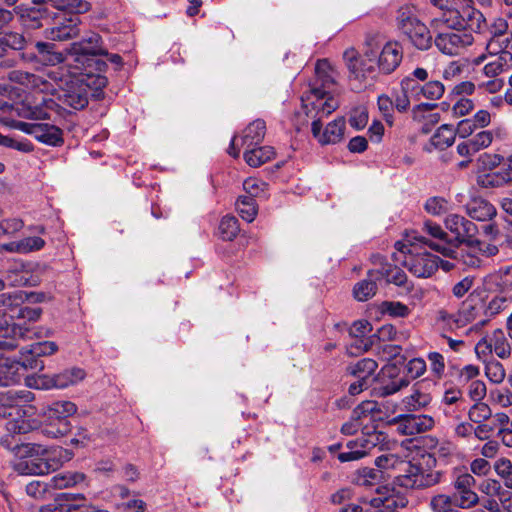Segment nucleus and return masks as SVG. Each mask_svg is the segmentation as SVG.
<instances>
[{"instance_id": "1", "label": "nucleus", "mask_w": 512, "mask_h": 512, "mask_svg": "<svg viewBox=\"0 0 512 512\" xmlns=\"http://www.w3.org/2000/svg\"><path fill=\"white\" fill-rule=\"evenodd\" d=\"M56 103L51 98L41 96V99L31 100L26 97L23 101L16 102L8 108V114L2 115L0 121L5 126L20 130L33 136L38 142L48 146L58 147L64 143V133L61 128L50 123L24 122L15 117L29 120H45L50 118V112L54 110Z\"/></svg>"}, {"instance_id": "2", "label": "nucleus", "mask_w": 512, "mask_h": 512, "mask_svg": "<svg viewBox=\"0 0 512 512\" xmlns=\"http://www.w3.org/2000/svg\"><path fill=\"white\" fill-rule=\"evenodd\" d=\"M36 49L42 56H46L45 60L52 65L66 62L70 67V73L74 76L77 74H89L87 70L94 62L93 56L108 55V49L103 45L102 37L94 32H90L81 40L73 42L68 49V56L63 57L62 53L54 52V44L49 42H37Z\"/></svg>"}, {"instance_id": "3", "label": "nucleus", "mask_w": 512, "mask_h": 512, "mask_svg": "<svg viewBox=\"0 0 512 512\" xmlns=\"http://www.w3.org/2000/svg\"><path fill=\"white\" fill-rule=\"evenodd\" d=\"M18 461L14 464V469L21 475H44L58 468L59 464L55 462L48 450L40 444L21 443L15 447L7 446Z\"/></svg>"}, {"instance_id": "4", "label": "nucleus", "mask_w": 512, "mask_h": 512, "mask_svg": "<svg viewBox=\"0 0 512 512\" xmlns=\"http://www.w3.org/2000/svg\"><path fill=\"white\" fill-rule=\"evenodd\" d=\"M395 249L403 254V259L395 257L416 277H431L438 269V257L427 252L419 251L417 244L412 239L397 241Z\"/></svg>"}, {"instance_id": "5", "label": "nucleus", "mask_w": 512, "mask_h": 512, "mask_svg": "<svg viewBox=\"0 0 512 512\" xmlns=\"http://www.w3.org/2000/svg\"><path fill=\"white\" fill-rule=\"evenodd\" d=\"M396 22L398 29L419 50H427L432 45L428 27L419 20L414 6L405 5L398 9Z\"/></svg>"}, {"instance_id": "6", "label": "nucleus", "mask_w": 512, "mask_h": 512, "mask_svg": "<svg viewBox=\"0 0 512 512\" xmlns=\"http://www.w3.org/2000/svg\"><path fill=\"white\" fill-rule=\"evenodd\" d=\"M377 56L373 49H367L364 54H359L352 47L344 51L343 59L349 71V79L358 82L356 89H361L365 80L375 76Z\"/></svg>"}, {"instance_id": "7", "label": "nucleus", "mask_w": 512, "mask_h": 512, "mask_svg": "<svg viewBox=\"0 0 512 512\" xmlns=\"http://www.w3.org/2000/svg\"><path fill=\"white\" fill-rule=\"evenodd\" d=\"M301 102L307 117L320 122L338 107V101L330 92L317 86H311L309 91L302 95Z\"/></svg>"}, {"instance_id": "8", "label": "nucleus", "mask_w": 512, "mask_h": 512, "mask_svg": "<svg viewBox=\"0 0 512 512\" xmlns=\"http://www.w3.org/2000/svg\"><path fill=\"white\" fill-rule=\"evenodd\" d=\"M86 376L83 369L71 367L54 375H40L37 377H27L25 383L30 388L35 389H64L81 382Z\"/></svg>"}, {"instance_id": "9", "label": "nucleus", "mask_w": 512, "mask_h": 512, "mask_svg": "<svg viewBox=\"0 0 512 512\" xmlns=\"http://www.w3.org/2000/svg\"><path fill=\"white\" fill-rule=\"evenodd\" d=\"M435 36L434 43L437 49L448 56L461 55L464 50L471 46L474 38L470 32L461 30L440 31Z\"/></svg>"}, {"instance_id": "10", "label": "nucleus", "mask_w": 512, "mask_h": 512, "mask_svg": "<svg viewBox=\"0 0 512 512\" xmlns=\"http://www.w3.org/2000/svg\"><path fill=\"white\" fill-rule=\"evenodd\" d=\"M442 472L425 470L418 465L406 463L404 474L398 476L400 486L410 489H424L440 483Z\"/></svg>"}, {"instance_id": "11", "label": "nucleus", "mask_w": 512, "mask_h": 512, "mask_svg": "<svg viewBox=\"0 0 512 512\" xmlns=\"http://www.w3.org/2000/svg\"><path fill=\"white\" fill-rule=\"evenodd\" d=\"M427 243L430 245V249L439 252L444 257L456 260L459 264L466 268H480L485 263L477 248L466 246V249L457 250L456 246H453L452 243Z\"/></svg>"}, {"instance_id": "12", "label": "nucleus", "mask_w": 512, "mask_h": 512, "mask_svg": "<svg viewBox=\"0 0 512 512\" xmlns=\"http://www.w3.org/2000/svg\"><path fill=\"white\" fill-rule=\"evenodd\" d=\"M77 412V406L71 401L61 400L52 402L46 410V415L51 420H58L59 427L53 429V427L46 428L45 433L52 437H60L66 435L71 428L68 418Z\"/></svg>"}, {"instance_id": "13", "label": "nucleus", "mask_w": 512, "mask_h": 512, "mask_svg": "<svg viewBox=\"0 0 512 512\" xmlns=\"http://www.w3.org/2000/svg\"><path fill=\"white\" fill-rule=\"evenodd\" d=\"M396 425L399 434L405 436H414L425 433L433 429L435 420L432 416L426 414H403L394 417L391 421Z\"/></svg>"}, {"instance_id": "14", "label": "nucleus", "mask_w": 512, "mask_h": 512, "mask_svg": "<svg viewBox=\"0 0 512 512\" xmlns=\"http://www.w3.org/2000/svg\"><path fill=\"white\" fill-rule=\"evenodd\" d=\"M445 227L455 235L454 242L458 244L472 245L478 243L476 235L478 227L475 223L464 216L458 214H449L445 218Z\"/></svg>"}, {"instance_id": "15", "label": "nucleus", "mask_w": 512, "mask_h": 512, "mask_svg": "<svg viewBox=\"0 0 512 512\" xmlns=\"http://www.w3.org/2000/svg\"><path fill=\"white\" fill-rule=\"evenodd\" d=\"M57 349L56 343L52 341L35 342L21 347L19 358L22 361V368L24 370H42L44 365L39 358L52 355Z\"/></svg>"}, {"instance_id": "16", "label": "nucleus", "mask_w": 512, "mask_h": 512, "mask_svg": "<svg viewBox=\"0 0 512 512\" xmlns=\"http://www.w3.org/2000/svg\"><path fill=\"white\" fill-rule=\"evenodd\" d=\"M78 75L80 77L75 81H71V83L67 84V87L63 89L59 96V99L64 105H67L75 110H81L87 106L91 91L89 84L85 83L84 80V76L87 74L83 72V74Z\"/></svg>"}, {"instance_id": "17", "label": "nucleus", "mask_w": 512, "mask_h": 512, "mask_svg": "<svg viewBox=\"0 0 512 512\" xmlns=\"http://www.w3.org/2000/svg\"><path fill=\"white\" fill-rule=\"evenodd\" d=\"M475 483L474 477L469 473H460L454 479V498L460 508L468 509L479 502V497L474 491Z\"/></svg>"}, {"instance_id": "18", "label": "nucleus", "mask_w": 512, "mask_h": 512, "mask_svg": "<svg viewBox=\"0 0 512 512\" xmlns=\"http://www.w3.org/2000/svg\"><path fill=\"white\" fill-rule=\"evenodd\" d=\"M378 441L379 435L376 432L349 441L346 445L347 451L341 452L338 459L341 462L359 460L366 456L372 448L376 447Z\"/></svg>"}, {"instance_id": "19", "label": "nucleus", "mask_w": 512, "mask_h": 512, "mask_svg": "<svg viewBox=\"0 0 512 512\" xmlns=\"http://www.w3.org/2000/svg\"><path fill=\"white\" fill-rule=\"evenodd\" d=\"M34 398V393L26 389L0 392V419L12 417L18 407L32 402Z\"/></svg>"}, {"instance_id": "20", "label": "nucleus", "mask_w": 512, "mask_h": 512, "mask_svg": "<svg viewBox=\"0 0 512 512\" xmlns=\"http://www.w3.org/2000/svg\"><path fill=\"white\" fill-rule=\"evenodd\" d=\"M409 384L410 379L405 375H399L395 366H386L382 369L377 392L380 396L386 397L408 387Z\"/></svg>"}, {"instance_id": "21", "label": "nucleus", "mask_w": 512, "mask_h": 512, "mask_svg": "<svg viewBox=\"0 0 512 512\" xmlns=\"http://www.w3.org/2000/svg\"><path fill=\"white\" fill-rule=\"evenodd\" d=\"M81 20L79 17L63 18L54 23L44 32L46 39L50 41H67L76 38L80 34Z\"/></svg>"}, {"instance_id": "22", "label": "nucleus", "mask_w": 512, "mask_h": 512, "mask_svg": "<svg viewBox=\"0 0 512 512\" xmlns=\"http://www.w3.org/2000/svg\"><path fill=\"white\" fill-rule=\"evenodd\" d=\"M322 123L319 120L312 121V134L322 145L336 144L340 142L344 135L345 120L337 118L330 122L324 131H321Z\"/></svg>"}, {"instance_id": "23", "label": "nucleus", "mask_w": 512, "mask_h": 512, "mask_svg": "<svg viewBox=\"0 0 512 512\" xmlns=\"http://www.w3.org/2000/svg\"><path fill=\"white\" fill-rule=\"evenodd\" d=\"M28 332L17 324H8L3 316L0 315V350H14L20 346V341Z\"/></svg>"}, {"instance_id": "24", "label": "nucleus", "mask_w": 512, "mask_h": 512, "mask_svg": "<svg viewBox=\"0 0 512 512\" xmlns=\"http://www.w3.org/2000/svg\"><path fill=\"white\" fill-rule=\"evenodd\" d=\"M5 281L10 286H36L39 277L23 263L15 262L6 270Z\"/></svg>"}, {"instance_id": "25", "label": "nucleus", "mask_w": 512, "mask_h": 512, "mask_svg": "<svg viewBox=\"0 0 512 512\" xmlns=\"http://www.w3.org/2000/svg\"><path fill=\"white\" fill-rule=\"evenodd\" d=\"M425 381L417 382L412 389V393L404 397L401 401L403 409L408 412H416L425 409L432 402L430 393L422 389Z\"/></svg>"}, {"instance_id": "26", "label": "nucleus", "mask_w": 512, "mask_h": 512, "mask_svg": "<svg viewBox=\"0 0 512 512\" xmlns=\"http://www.w3.org/2000/svg\"><path fill=\"white\" fill-rule=\"evenodd\" d=\"M379 273V279L385 280L386 283H392L404 290L405 294L412 292L414 285L408 281L406 273L391 264H385L380 269H375Z\"/></svg>"}, {"instance_id": "27", "label": "nucleus", "mask_w": 512, "mask_h": 512, "mask_svg": "<svg viewBox=\"0 0 512 512\" xmlns=\"http://www.w3.org/2000/svg\"><path fill=\"white\" fill-rule=\"evenodd\" d=\"M402 49L397 43H387L378 59V67L386 74L393 72L402 61Z\"/></svg>"}, {"instance_id": "28", "label": "nucleus", "mask_w": 512, "mask_h": 512, "mask_svg": "<svg viewBox=\"0 0 512 512\" xmlns=\"http://www.w3.org/2000/svg\"><path fill=\"white\" fill-rule=\"evenodd\" d=\"M22 361L4 357L0 353V386H11L20 381Z\"/></svg>"}, {"instance_id": "29", "label": "nucleus", "mask_w": 512, "mask_h": 512, "mask_svg": "<svg viewBox=\"0 0 512 512\" xmlns=\"http://www.w3.org/2000/svg\"><path fill=\"white\" fill-rule=\"evenodd\" d=\"M455 141V130L451 125H441L431 136L429 142L424 146L426 152L433 150H444L450 147Z\"/></svg>"}, {"instance_id": "30", "label": "nucleus", "mask_w": 512, "mask_h": 512, "mask_svg": "<svg viewBox=\"0 0 512 512\" xmlns=\"http://www.w3.org/2000/svg\"><path fill=\"white\" fill-rule=\"evenodd\" d=\"M462 11L456 5L450 6L443 11L439 17L431 20L430 26L433 30H440L442 25L452 30H461L463 28Z\"/></svg>"}, {"instance_id": "31", "label": "nucleus", "mask_w": 512, "mask_h": 512, "mask_svg": "<svg viewBox=\"0 0 512 512\" xmlns=\"http://www.w3.org/2000/svg\"><path fill=\"white\" fill-rule=\"evenodd\" d=\"M379 273L375 269L369 270L367 278L358 282L353 289L354 297L358 301H367L372 298L377 291V282L380 281Z\"/></svg>"}, {"instance_id": "32", "label": "nucleus", "mask_w": 512, "mask_h": 512, "mask_svg": "<svg viewBox=\"0 0 512 512\" xmlns=\"http://www.w3.org/2000/svg\"><path fill=\"white\" fill-rule=\"evenodd\" d=\"M462 17L464 22L462 31L482 33L487 27V23L483 14L480 11L470 7L469 4H465V6L462 8Z\"/></svg>"}, {"instance_id": "33", "label": "nucleus", "mask_w": 512, "mask_h": 512, "mask_svg": "<svg viewBox=\"0 0 512 512\" xmlns=\"http://www.w3.org/2000/svg\"><path fill=\"white\" fill-rule=\"evenodd\" d=\"M266 124L263 120L257 119L251 122L244 130L241 138L242 146L250 148L261 144L265 137Z\"/></svg>"}, {"instance_id": "34", "label": "nucleus", "mask_w": 512, "mask_h": 512, "mask_svg": "<svg viewBox=\"0 0 512 512\" xmlns=\"http://www.w3.org/2000/svg\"><path fill=\"white\" fill-rule=\"evenodd\" d=\"M275 156L274 148L271 146H253L245 148L244 160L250 167H259L272 160Z\"/></svg>"}, {"instance_id": "35", "label": "nucleus", "mask_w": 512, "mask_h": 512, "mask_svg": "<svg viewBox=\"0 0 512 512\" xmlns=\"http://www.w3.org/2000/svg\"><path fill=\"white\" fill-rule=\"evenodd\" d=\"M468 215L477 221H487L496 215L495 207L487 200L478 198L472 199L467 204Z\"/></svg>"}, {"instance_id": "36", "label": "nucleus", "mask_w": 512, "mask_h": 512, "mask_svg": "<svg viewBox=\"0 0 512 512\" xmlns=\"http://www.w3.org/2000/svg\"><path fill=\"white\" fill-rule=\"evenodd\" d=\"M423 230L431 236L433 239H428L425 236H408L407 239H412L416 244H424L430 248V245L427 242H437V243H449L447 238V233L442 229V227L434 223L432 221H426L423 226Z\"/></svg>"}, {"instance_id": "37", "label": "nucleus", "mask_w": 512, "mask_h": 512, "mask_svg": "<svg viewBox=\"0 0 512 512\" xmlns=\"http://www.w3.org/2000/svg\"><path fill=\"white\" fill-rule=\"evenodd\" d=\"M44 245L45 241L41 237L32 236L5 244L3 248L9 252L27 254L41 250Z\"/></svg>"}, {"instance_id": "38", "label": "nucleus", "mask_w": 512, "mask_h": 512, "mask_svg": "<svg viewBox=\"0 0 512 512\" xmlns=\"http://www.w3.org/2000/svg\"><path fill=\"white\" fill-rule=\"evenodd\" d=\"M315 76V83L312 86L318 87V83H320L321 87L319 88L327 90L335 84L336 71L327 59H321L316 63Z\"/></svg>"}, {"instance_id": "39", "label": "nucleus", "mask_w": 512, "mask_h": 512, "mask_svg": "<svg viewBox=\"0 0 512 512\" xmlns=\"http://www.w3.org/2000/svg\"><path fill=\"white\" fill-rule=\"evenodd\" d=\"M510 68H512V53H501L486 63L482 72L488 78H499L501 73Z\"/></svg>"}, {"instance_id": "40", "label": "nucleus", "mask_w": 512, "mask_h": 512, "mask_svg": "<svg viewBox=\"0 0 512 512\" xmlns=\"http://www.w3.org/2000/svg\"><path fill=\"white\" fill-rule=\"evenodd\" d=\"M461 314L450 313L445 309L436 312L435 321L439 328L443 331H456L465 327V320H462Z\"/></svg>"}, {"instance_id": "41", "label": "nucleus", "mask_w": 512, "mask_h": 512, "mask_svg": "<svg viewBox=\"0 0 512 512\" xmlns=\"http://www.w3.org/2000/svg\"><path fill=\"white\" fill-rule=\"evenodd\" d=\"M378 368V364L371 358H363L355 364H351L347 367V373L356 377L357 379L367 380L368 383L371 381V377Z\"/></svg>"}, {"instance_id": "42", "label": "nucleus", "mask_w": 512, "mask_h": 512, "mask_svg": "<svg viewBox=\"0 0 512 512\" xmlns=\"http://www.w3.org/2000/svg\"><path fill=\"white\" fill-rule=\"evenodd\" d=\"M406 504L407 501L399 497L374 498L364 512H399L398 509L405 507Z\"/></svg>"}, {"instance_id": "43", "label": "nucleus", "mask_w": 512, "mask_h": 512, "mask_svg": "<svg viewBox=\"0 0 512 512\" xmlns=\"http://www.w3.org/2000/svg\"><path fill=\"white\" fill-rule=\"evenodd\" d=\"M479 182L483 187L486 188L503 187L509 183H512V172L504 167L498 171L483 175Z\"/></svg>"}, {"instance_id": "44", "label": "nucleus", "mask_w": 512, "mask_h": 512, "mask_svg": "<svg viewBox=\"0 0 512 512\" xmlns=\"http://www.w3.org/2000/svg\"><path fill=\"white\" fill-rule=\"evenodd\" d=\"M84 480V475L79 472L66 471L54 475L50 480V486L54 489H66Z\"/></svg>"}, {"instance_id": "45", "label": "nucleus", "mask_w": 512, "mask_h": 512, "mask_svg": "<svg viewBox=\"0 0 512 512\" xmlns=\"http://www.w3.org/2000/svg\"><path fill=\"white\" fill-rule=\"evenodd\" d=\"M54 8L74 14H83L91 9L86 0H47Z\"/></svg>"}, {"instance_id": "46", "label": "nucleus", "mask_w": 512, "mask_h": 512, "mask_svg": "<svg viewBox=\"0 0 512 512\" xmlns=\"http://www.w3.org/2000/svg\"><path fill=\"white\" fill-rule=\"evenodd\" d=\"M493 350L495 354L501 358L506 359L512 353V342L510 343L506 338L502 329H496L490 337Z\"/></svg>"}, {"instance_id": "47", "label": "nucleus", "mask_w": 512, "mask_h": 512, "mask_svg": "<svg viewBox=\"0 0 512 512\" xmlns=\"http://www.w3.org/2000/svg\"><path fill=\"white\" fill-rule=\"evenodd\" d=\"M236 208L241 218L247 222H252L257 214L256 202L252 197L240 196Z\"/></svg>"}, {"instance_id": "48", "label": "nucleus", "mask_w": 512, "mask_h": 512, "mask_svg": "<svg viewBox=\"0 0 512 512\" xmlns=\"http://www.w3.org/2000/svg\"><path fill=\"white\" fill-rule=\"evenodd\" d=\"M507 306H508V300L505 297H503V296L494 297L488 303V305L485 307V315L487 318L478 321L475 324V327L481 328L482 326H484L487 323V321L489 320L490 317L497 315L498 313H500L501 311L506 309Z\"/></svg>"}, {"instance_id": "49", "label": "nucleus", "mask_w": 512, "mask_h": 512, "mask_svg": "<svg viewBox=\"0 0 512 512\" xmlns=\"http://www.w3.org/2000/svg\"><path fill=\"white\" fill-rule=\"evenodd\" d=\"M239 232L238 220L234 216H225L219 224V233L223 240H233Z\"/></svg>"}, {"instance_id": "50", "label": "nucleus", "mask_w": 512, "mask_h": 512, "mask_svg": "<svg viewBox=\"0 0 512 512\" xmlns=\"http://www.w3.org/2000/svg\"><path fill=\"white\" fill-rule=\"evenodd\" d=\"M0 41L5 54L8 49L19 51L24 49L26 45L24 36L16 32H10L0 36Z\"/></svg>"}, {"instance_id": "51", "label": "nucleus", "mask_w": 512, "mask_h": 512, "mask_svg": "<svg viewBox=\"0 0 512 512\" xmlns=\"http://www.w3.org/2000/svg\"><path fill=\"white\" fill-rule=\"evenodd\" d=\"M0 146L15 149L20 152L30 153L34 150L33 144L28 140H17L9 135L0 133Z\"/></svg>"}, {"instance_id": "52", "label": "nucleus", "mask_w": 512, "mask_h": 512, "mask_svg": "<svg viewBox=\"0 0 512 512\" xmlns=\"http://www.w3.org/2000/svg\"><path fill=\"white\" fill-rule=\"evenodd\" d=\"M424 209L428 214L441 216L449 210V203L442 197L434 196L426 200Z\"/></svg>"}, {"instance_id": "53", "label": "nucleus", "mask_w": 512, "mask_h": 512, "mask_svg": "<svg viewBox=\"0 0 512 512\" xmlns=\"http://www.w3.org/2000/svg\"><path fill=\"white\" fill-rule=\"evenodd\" d=\"M492 415L491 408L484 402L475 403L468 412L469 420L473 423L480 424L489 419Z\"/></svg>"}, {"instance_id": "54", "label": "nucleus", "mask_w": 512, "mask_h": 512, "mask_svg": "<svg viewBox=\"0 0 512 512\" xmlns=\"http://www.w3.org/2000/svg\"><path fill=\"white\" fill-rule=\"evenodd\" d=\"M485 374L491 382L501 383L505 378V369L499 361L491 358L485 363Z\"/></svg>"}, {"instance_id": "55", "label": "nucleus", "mask_w": 512, "mask_h": 512, "mask_svg": "<svg viewBox=\"0 0 512 512\" xmlns=\"http://www.w3.org/2000/svg\"><path fill=\"white\" fill-rule=\"evenodd\" d=\"M421 92V96L428 100H438L443 96L445 87L438 80L428 81L422 85Z\"/></svg>"}, {"instance_id": "56", "label": "nucleus", "mask_w": 512, "mask_h": 512, "mask_svg": "<svg viewBox=\"0 0 512 512\" xmlns=\"http://www.w3.org/2000/svg\"><path fill=\"white\" fill-rule=\"evenodd\" d=\"M381 310L384 314L392 317H407L410 314L409 307L397 301L383 302L381 305Z\"/></svg>"}, {"instance_id": "57", "label": "nucleus", "mask_w": 512, "mask_h": 512, "mask_svg": "<svg viewBox=\"0 0 512 512\" xmlns=\"http://www.w3.org/2000/svg\"><path fill=\"white\" fill-rule=\"evenodd\" d=\"M477 152L488 148L494 139V132L491 130H481L469 137Z\"/></svg>"}, {"instance_id": "58", "label": "nucleus", "mask_w": 512, "mask_h": 512, "mask_svg": "<svg viewBox=\"0 0 512 512\" xmlns=\"http://www.w3.org/2000/svg\"><path fill=\"white\" fill-rule=\"evenodd\" d=\"M407 377L416 379L421 377L427 370L426 362L423 358H413L406 364Z\"/></svg>"}, {"instance_id": "59", "label": "nucleus", "mask_w": 512, "mask_h": 512, "mask_svg": "<svg viewBox=\"0 0 512 512\" xmlns=\"http://www.w3.org/2000/svg\"><path fill=\"white\" fill-rule=\"evenodd\" d=\"M23 301L21 292L0 294V307H5L11 314H15L16 309Z\"/></svg>"}, {"instance_id": "60", "label": "nucleus", "mask_w": 512, "mask_h": 512, "mask_svg": "<svg viewBox=\"0 0 512 512\" xmlns=\"http://www.w3.org/2000/svg\"><path fill=\"white\" fill-rule=\"evenodd\" d=\"M243 188L248 194L247 197L255 198L265 191L266 183L260 179L249 177L243 182Z\"/></svg>"}, {"instance_id": "61", "label": "nucleus", "mask_w": 512, "mask_h": 512, "mask_svg": "<svg viewBox=\"0 0 512 512\" xmlns=\"http://www.w3.org/2000/svg\"><path fill=\"white\" fill-rule=\"evenodd\" d=\"M378 108L385 121L391 126L393 124L394 102L387 95H380L377 100Z\"/></svg>"}, {"instance_id": "62", "label": "nucleus", "mask_w": 512, "mask_h": 512, "mask_svg": "<svg viewBox=\"0 0 512 512\" xmlns=\"http://www.w3.org/2000/svg\"><path fill=\"white\" fill-rule=\"evenodd\" d=\"M452 506V497L446 494L434 495L429 503L432 512H445Z\"/></svg>"}, {"instance_id": "63", "label": "nucleus", "mask_w": 512, "mask_h": 512, "mask_svg": "<svg viewBox=\"0 0 512 512\" xmlns=\"http://www.w3.org/2000/svg\"><path fill=\"white\" fill-rule=\"evenodd\" d=\"M479 489L482 493L486 494L489 497L496 496L497 498H500L501 494L510 493L509 491L503 490L501 484L494 479H487L483 481L480 484Z\"/></svg>"}, {"instance_id": "64", "label": "nucleus", "mask_w": 512, "mask_h": 512, "mask_svg": "<svg viewBox=\"0 0 512 512\" xmlns=\"http://www.w3.org/2000/svg\"><path fill=\"white\" fill-rule=\"evenodd\" d=\"M428 361L430 362L431 372L440 379L445 371V361L442 354L439 352H430L427 355Z\"/></svg>"}]
</instances>
